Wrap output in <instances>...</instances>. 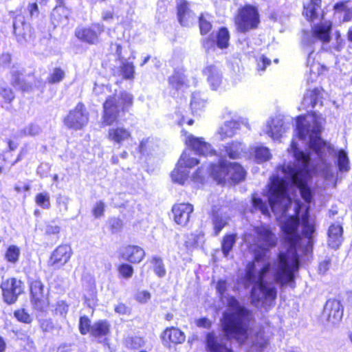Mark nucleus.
<instances>
[{
    "instance_id": "f704fd0d",
    "label": "nucleus",
    "mask_w": 352,
    "mask_h": 352,
    "mask_svg": "<svg viewBox=\"0 0 352 352\" xmlns=\"http://www.w3.org/2000/svg\"><path fill=\"white\" fill-rule=\"evenodd\" d=\"M190 15L191 12L188 9V3L181 0L177 4V16L179 22L192 19Z\"/></svg>"
},
{
    "instance_id": "bf43d9fd",
    "label": "nucleus",
    "mask_w": 352,
    "mask_h": 352,
    "mask_svg": "<svg viewBox=\"0 0 352 352\" xmlns=\"http://www.w3.org/2000/svg\"><path fill=\"white\" fill-rule=\"evenodd\" d=\"M270 63L271 60L265 56L262 55L259 57L258 60V69H261V71H265L266 67L267 65H270Z\"/></svg>"
},
{
    "instance_id": "a18cd8bd",
    "label": "nucleus",
    "mask_w": 352,
    "mask_h": 352,
    "mask_svg": "<svg viewBox=\"0 0 352 352\" xmlns=\"http://www.w3.org/2000/svg\"><path fill=\"white\" fill-rule=\"evenodd\" d=\"M170 83L176 89H179L186 83V76L179 72H175L169 79Z\"/></svg>"
},
{
    "instance_id": "e433bc0d",
    "label": "nucleus",
    "mask_w": 352,
    "mask_h": 352,
    "mask_svg": "<svg viewBox=\"0 0 352 352\" xmlns=\"http://www.w3.org/2000/svg\"><path fill=\"white\" fill-rule=\"evenodd\" d=\"M236 242V235L235 234H227L224 236L222 242H221V249L223 254L225 256H227L232 249L233 245Z\"/></svg>"
},
{
    "instance_id": "39448f33",
    "label": "nucleus",
    "mask_w": 352,
    "mask_h": 352,
    "mask_svg": "<svg viewBox=\"0 0 352 352\" xmlns=\"http://www.w3.org/2000/svg\"><path fill=\"white\" fill-rule=\"evenodd\" d=\"M210 171L211 176L219 184H223L230 180L239 182L245 176V171L240 164L226 161L211 166Z\"/></svg>"
},
{
    "instance_id": "9d476101",
    "label": "nucleus",
    "mask_w": 352,
    "mask_h": 352,
    "mask_svg": "<svg viewBox=\"0 0 352 352\" xmlns=\"http://www.w3.org/2000/svg\"><path fill=\"white\" fill-rule=\"evenodd\" d=\"M31 300L38 309H43L47 305V298L44 292V285L39 280H34L30 283Z\"/></svg>"
},
{
    "instance_id": "c756f323",
    "label": "nucleus",
    "mask_w": 352,
    "mask_h": 352,
    "mask_svg": "<svg viewBox=\"0 0 352 352\" xmlns=\"http://www.w3.org/2000/svg\"><path fill=\"white\" fill-rule=\"evenodd\" d=\"M109 332V324L106 320H99L91 327V334L94 337L106 336Z\"/></svg>"
},
{
    "instance_id": "f8f14e48",
    "label": "nucleus",
    "mask_w": 352,
    "mask_h": 352,
    "mask_svg": "<svg viewBox=\"0 0 352 352\" xmlns=\"http://www.w3.org/2000/svg\"><path fill=\"white\" fill-rule=\"evenodd\" d=\"M72 254V249L69 245H60L53 251L50 264L56 267H61L69 261Z\"/></svg>"
},
{
    "instance_id": "4c0bfd02",
    "label": "nucleus",
    "mask_w": 352,
    "mask_h": 352,
    "mask_svg": "<svg viewBox=\"0 0 352 352\" xmlns=\"http://www.w3.org/2000/svg\"><path fill=\"white\" fill-rule=\"evenodd\" d=\"M69 14V10L64 6L56 7L52 13L53 19L58 21L68 20Z\"/></svg>"
},
{
    "instance_id": "69168bd1",
    "label": "nucleus",
    "mask_w": 352,
    "mask_h": 352,
    "mask_svg": "<svg viewBox=\"0 0 352 352\" xmlns=\"http://www.w3.org/2000/svg\"><path fill=\"white\" fill-rule=\"evenodd\" d=\"M41 327L43 331L49 332L52 330L54 325L51 320L45 319L41 322Z\"/></svg>"
},
{
    "instance_id": "f03ea898",
    "label": "nucleus",
    "mask_w": 352,
    "mask_h": 352,
    "mask_svg": "<svg viewBox=\"0 0 352 352\" xmlns=\"http://www.w3.org/2000/svg\"><path fill=\"white\" fill-rule=\"evenodd\" d=\"M323 122V118L316 113L300 116L296 122V135L300 140L308 144L309 148L316 154V163L309 155L298 148L295 140H292L288 151L293 155L296 164H284L277 170V173L289 185L296 186L307 204H309L312 199V193L307 186L311 178V164L329 182H335L336 179L337 172L333 162L336 163L340 173H346L350 170L347 153L344 150L337 152L330 143L320 138Z\"/></svg>"
},
{
    "instance_id": "c03bdc74",
    "label": "nucleus",
    "mask_w": 352,
    "mask_h": 352,
    "mask_svg": "<svg viewBox=\"0 0 352 352\" xmlns=\"http://www.w3.org/2000/svg\"><path fill=\"white\" fill-rule=\"evenodd\" d=\"M36 204L43 208H49L50 206V199L48 192H44L38 193L35 197Z\"/></svg>"
},
{
    "instance_id": "864d4df0",
    "label": "nucleus",
    "mask_w": 352,
    "mask_h": 352,
    "mask_svg": "<svg viewBox=\"0 0 352 352\" xmlns=\"http://www.w3.org/2000/svg\"><path fill=\"white\" fill-rule=\"evenodd\" d=\"M19 76H20V74L18 71L12 70V78L11 83L14 87H18L19 89H21L22 90H25V87L21 82Z\"/></svg>"
},
{
    "instance_id": "58836bf2",
    "label": "nucleus",
    "mask_w": 352,
    "mask_h": 352,
    "mask_svg": "<svg viewBox=\"0 0 352 352\" xmlns=\"http://www.w3.org/2000/svg\"><path fill=\"white\" fill-rule=\"evenodd\" d=\"M20 249L16 245H10L5 253V258L10 263H15L20 256Z\"/></svg>"
},
{
    "instance_id": "dca6fc26",
    "label": "nucleus",
    "mask_w": 352,
    "mask_h": 352,
    "mask_svg": "<svg viewBox=\"0 0 352 352\" xmlns=\"http://www.w3.org/2000/svg\"><path fill=\"white\" fill-rule=\"evenodd\" d=\"M131 136L130 130L123 126H116L110 128L107 134L108 140L119 146L130 140Z\"/></svg>"
},
{
    "instance_id": "774afa93",
    "label": "nucleus",
    "mask_w": 352,
    "mask_h": 352,
    "mask_svg": "<svg viewBox=\"0 0 352 352\" xmlns=\"http://www.w3.org/2000/svg\"><path fill=\"white\" fill-rule=\"evenodd\" d=\"M330 267V261L329 260H324L322 261L318 267V270L320 273L324 274Z\"/></svg>"
},
{
    "instance_id": "0eeeda50",
    "label": "nucleus",
    "mask_w": 352,
    "mask_h": 352,
    "mask_svg": "<svg viewBox=\"0 0 352 352\" xmlns=\"http://www.w3.org/2000/svg\"><path fill=\"white\" fill-rule=\"evenodd\" d=\"M199 163V161L190 157L189 153L184 151L181 155L176 168L171 173V178L173 182L184 185L188 179V168H191Z\"/></svg>"
},
{
    "instance_id": "052dcab7",
    "label": "nucleus",
    "mask_w": 352,
    "mask_h": 352,
    "mask_svg": "<svg viewBox=\"0 0 352 352\" xmlns=\"http://www.w3.org/2000/svg\"><path fill=\"white\" fill-rule=\"evenodd\" d=\"M256 28V23H237V30L241 32H245Z\"/></svg>"
},
{
    "instance_id": "4be33fe9",
    "label": "nucleus",
    "mask_w": 352,
    "mask_h": 352,
    "mask_svg": "<svg viewBox=\"0 0 352 352\" xmlns=\"http://www.w3.org/2000/svg\"><path fill=\"white\" fill-rule=\"evenodd\" d=\"M239 129V124L234 120L226 121L217 130V135L221 140L233 137Z\"/></svg>"
},
{
    "instance_id": "49530a36",
    "label": "nucleus",
    "mask_w": 352,
    "mask_h": 352,
    "mask_svg": "<svg viewBox=\"0 0 352 352\" xmlns=\"http://www.w3.org/2000/svg\"><path fill=\"white\" fill-rule=\"evenodd\" d=\"M14 316L18 321L21 322L29 324L32 320L31 316L24 309L16 310Z\"/></svg>"
},
{
    "instance_id": "37998d69",
    "label": "nucleus",
    "mask_w": 352,
    "mask_h": 352,
    "mask_svg": "<svg viewBox=\"0 0 352 352\" xmlns=\"http://www.w3.org/2000/svg\"><path fill=\"white\" fill-rule=\"evenodd\" d=\"M120 72L125 79H132L134 77V66L133 63L123 62L120 67Z\"/></svg>"
},
{
    "instance_id": "5701e85b",
    "label": "nucleus",
    "mask_w": 352,
    "mask_h": 352,
    "mask_svg": "<svg viewBox=\"0 0 352 352\" xmlns=\"http://www.w3.org/2000/svg\"><path fill=\"white\" fill-rule=\"evenodd\" d=\"M316 56L317 54L314 52H311L308 56L307 65L309 67L310 72V78L308 81L311 80L313 82L316 80L318 76L322 74L326 69L324 66L322 65L318 61H315Z\"/></svg>"
},
{
    "instance_id": "3c124183",
    "label": "nucleus",
    "mask_w": 352,
    "mask_h": 352,
    "mask_svg": "<svg viewBox=\"0 0 352 352\" xmlns=\"http://www.w3.org/2000/svg\"><path fill=\"white\" fill-rule=\"evenodd\" d=\"M153 261L154 263V272L158 276L163 277L166 274V270L162 263V261L160 258H153Z\"/></svg>"
},
{
    "instance_id": "338daca9",
    "label": "nucleus",
    "mask_w": 352,
    "mask_h": 352,
    "mask_svg": "<svg viewBox=\"0 0 352 352\" xmlns=\"http://www.w3.org/2000/svg\"><path fill=\"white\" fill-rule=\"evenodd\" d=\"M202 239L203 234L199 232L195 235V237L192 239L188 238V240L186 241V243H188L190 245L193 246L198 244Z\"/></svg>"
},
{
    "instance_id": "423d86ee",
    "label": "nucleus",
    "mask_w": 352,
    "mask_h": 352,
    "mask_svg": "<svg viewBox=\"0 0 352 352\" xmlns=\"http://www.w3.org/2000/svg\"><path fill=\"white\" fill-rule=\"evenodd\" d=\"M331 32V23H314L310 31L305 30L302 31V44L311 46L317 41L327 43L330 41Z\"/></svg>"
},
{
    "instance_id": "412c9836",
    "label": "nucleus",
    "mask_w": 352,
    "mask_h": 352,
    "mask_svg": "<svg viewBox=\"0 0 352 352\" xmlns=\"http://www.w3.org/2000/svg\"><path fill=\"white\" fill-rule=\"evenodd\" d=\"M96 27L78 28L76 30V36L82 41L89 44H94L98 41V33L96 31Z\"/></svg>"
},
{
    "instance_id": "6e6d98bb",
    "label": "nucleus",
    "mask_w": 352,
    "mask_h": 352,
    "mask_svg": "<svg viewBox=\"0 0 352 352\" xmlns=\"http://www.w3.org/2000/svg\"><path fill=\"white\" fill-rule=\"evenodd\" d=\"M0 95L4 98V100L8 102L12 101L14 98L13 92L11 89L2 87L0 86Z\"/></svg>"
},
{
    "instance_id": "13d9d810",
    "label": "nucleus",
    "mask_w": 352,
    "mask_h": 352,
    "mask_svg": "<svg viewBox=\"0 0 352 352\" xmlns=\"http://www.w3.org/2000/svg\"><path fill=\"white\" fill-rule=\"evenodd\" d=\"M204 179V170L203 168H198L192 176V179L196 183H202Z\"/></svg>"
},
{
    "instance_id": "6ab92c4d",
    "label": "nucleus",
    "mask_w": 352,
    "mask_h": 352,
    "mask_svg": "<svg viewBox=\"0 0 352 352\" xmlns=\"http://www.w3.org/2000/svg\"><path fill=\"white\" fill-rule=\"evenodd\" d=\"M204 74L207 77V80L212 89H219L222 82L221 72L219 67L217 65H210L205 68Z\"/></svg>"
},
{
    "instance_id": "393cba45",
    "label": "nucleus",
    "mask_w": 352,
    "mask_h": 352,
    "mask_svg": "<svg viewBox=\"0 0 352 352\" xmlns=\"http://www.w3.org/2000/svg\"><path fill=\"white\" fill-rule=\"evenodd\" d=\"M237 19L239 22H258L259 16L256 8L246 6L239 10Z\"/></svg>"
},
{
    "instance_id": "09e8293b",
    "label": "nucleus",
    "mask_w": 352,
    "mask_h": 352,
    "mask_svg": "<svg viewBox=\"0 0 352 352\" xmlns=\"http://www.w3.org/2000/svg\"><path fill=\"white\" fill-rule=\"evenodd\" d=\"M118 272L123 278L129 279L133 276V268L129 264L123 263L118 267Z\"/></svg>"
},
{
    "instance_id": "a878e982",
    "label": "nucleus",
    "mask_w": 352,
    "mask_h": 352,
    "mask_svg": "<svg viewBox=\"0 0 352 352\" xmlns=\"http://www.w3.org/2000/svg\"><path fill=\"white\" fill-rule=\"evenodd\" d=\"M322 92L321 89L315 88L307 90L302 100L304 108H314L318 103L321 102Z\"/></svg>"
},
{
    "instance_id": "9b49d317",
    "label": "nucleus",
    "mask_w": 352,
    "mask_h": 352,
    "mask_svg": "<svg viewBox=\"0 0 352 352\" xmlns=\"http://www.w3.org/2000/svg\"><path fill=\"white\" fill-rule=\"evenodd\" d=\"M183 132L184 135H186L185 139L186 144L190 147L195 153L207 156L208 155H212L214 153L210 144L204 141L202 138H197L191 134L187 135V132L186 131Z\"/></svg>"
},
{
    "instance_id": "8fccbe9b",
    "label": "nucleus",
    "mask_w": 352,
    "mask_h": 352,
    "mask_svg": "<svg viewBox=\"0 0 352 352\" xmlns=\"http://www.w3.org/2000/svg\"><path fill=\"white\" fill-rule=\"evenodd\" d=\"M65 77V72L60 68H55L49 77L50 83H57L60 82Z\"/></svg>"
},
{
    "instance_id": "c9c22d12",
    "label": "nucleus",
    "mask_w": 352,
    "mask_h": 352,
    "mask_svg": "<svg viewBox=\"0 0 352 352\" xmlns=\"http://www.w3.org/2000/svg\"><path fill=\"white\" fill-rule=\"evenodd\" d=\"M206 101L201 97L199 93L192 94L190 107L193 113H197L201 111L206 107Z\"/></svg>"
},
{
    "instance_id": "a19ab883",
    "label": "nucleus",
    "mask_w": 352,
    "mask_h": 352,
    "mask_svg": "<svg viewBox=\"0 0 352 352\" xmlns=\"http://www.w3.org/2000/svg\"><path fill=\"white\" fill-rule=\"evenodd\" d=\"M157 147L153 138H148L143 139L140 144V151L143 154H149L151 151Z\"/></svg>"
},
{
    "instance_id": "79ce46f5",
    "label": "nucleus",
    "mask_w": 352,
    "mask_h": 352,
    "mask_svg": "<svg viewBox=\"0 0 352 352\" xmlns=\"http://www.w3.org/2000/svg\"><path fill=\"white\" fill-rule=\"evenodd\" d=\"M267 344L268 339L265 333L263 331L258 332L253 341V346L255 349L262 351L267 346Z\"/></svg>"
},
{
    "instance_id": "20e7f679",
    "label": "nucleus",
    "mask_w": 352,
    "mask_h": 352,
    "mask_svg": "<svg viewBox=\"0 0 352 352\" xmlns=\"http://www.w3.org/2000/svg\"><path fill=\"white\" fill-rule=\"evenodd\" d=\"M133 103L132 96L126 92L109 96L103 104V123L107 126L118 121L120 111L126 110Z\"/></svg>"
},
{
    "instance_id": "aec40b11",
    "label": "nucleus",
    "mask_w": 352,
    "mask_h": 352,
    "mask_svg": "<svg viewBox=\"0 0 352 352\" xmlns=\"http://www.w3.org/2000/svg\"><path fill=\"white\" fill-rule=\"evenodd\" d=\"M343 228L339 223H333L328 230L327 243L333 249H338L343 241Z\"/></svg>"
},
{
    "instance_id": "ddd939ff",
    "label": "nucleus",
    "mask_w": 352,
    "mask_h": 352,
    "mask_svg": "<svg viewBox=\"0 0 352 352\" xmlns=\"http://www.w3.org/2000/svg\"><path fill=\"white\" fill-rule=\"evenodd\" d=\"M343 316V309L340 301L331 299L327 300L324 308L323 316L332 324L339 322Z\"/></svg>"
},
{
    "instance_id": "2f4dec72",
    "label": "nucleus",
    "mask_w": 352,
    "mask_h": 352,
    "mask_svg": "<svg viewBox=\"0 0 352 352\" xmlns=\"http://www.w3.org/2000/svg\"><path fill=\"white\" fill-rule=\"evenodd\" d=\"M228 217L222 212H217L214 213L212 222L214 225V233L216 235L221 231L224 226L227 224Z\"/></svg>"
},
{
    "instance_id": "bb28decb",
    "label": "nucleus",
    "mask_w": 352,
    "mask_h": 352,
    "mask_svg": "<svg viewBox=\"0 0 352 352\" xmlns=\"http://www.w3.org/2000/svg\"><path fill=\"white\" fill-rule=\"evenodd\" d=\"M322 92L321 89L315 88L307 90L302 100L304 108H314L318 103L321 102Z\"/></svg>"
},
{
    "instance_id": "1a4fd4ad",
    "label": "nucleus",
    "mask_w": 352,
    "mask_h": 352,
    "mask_svg": "<svg viewBox=\"0 0 352 352\" xmlns=\"http://www.w3.org/2000/svg\"><path fill=\"white\" fill-rule=\"evenodd\" d=\"M1 288L5 302L9 305L15 302L23 290V283L15 278H10L3 281Z\"/></svg>"
},
{
    "instance_id": "2eb2a0df",
    "label": "nucleus",
    "mask_w": 352,
    "mask_h": 352,
    "mask_svg": "<svg viewBox=\"0 0 352 352\" xmlns=\"http://www.w3.org/2000/svg\"><path fill=\"white\" fill-rule=\"evenodd\" d=\"M120 255L123 259L131 263H139L144 258L145 252L140 246L129 245L121 248Z\"/></svg>"
},
{
    "instance_id": "4d7b16f0",
    "label": "nucleus",
    "mask_w": 352,
    "mask_h": 352,
    "mask_svg": "<svg viewBox=\"0 0 352 352\" xmlns=\"http://www.w3.org/2000/svg\"><path fill=\"white\" fill-rule=\"evenodd\" d=\"M110 92V90L108 86L104 85H95V87L94 89V93L100 96V95H107Z\"/></svg>"
},
{
    "instance_id": "72a5a7b5",
    "label": "nucleus",
    "mask_w": 352,
    "mask_h": 352,
    "mask_svg": "<svg viewBox=\"0 0 352 352\" xmlns=\"http://www.w3.org/2000/svg\"><path fill=\"white\" fill-rule=\"evenodd\" d=\"M254 153L255 160L258 163L267 162L272 157L270 149L263 146L254 147Z\"/></svg>"
},
{
    "instance_id": "f257e3e1",
    "label": "nucleus",
    "mask_w": 352,
    "mask_h": 352,
    "mask_svg": "<svg viewBox=\"0 0 352 352\" xmlns=\"http://www.w3.org/2000/svg\"><path fill=\"white\" fill-rule=\"evenodd\" d=\"M289 185L278 173L270 178L268 185L269 203L284 233L283 244L272 265L268 261V250L276 245L278 238L268 226L254 229V244L262 252H255L254 261L247 266L244 281L245 287L253 285L251 299L256 307L268 309L274 304L277 292L274 281L281 287H295L294 273L299 269L300 252L307 254L311 250L315 228L309 217V206L297 201L289 212Z\"/></svg>"
},
{
    "instance_id": "a211bd4d",
    "label": "nucleus",
    "mask_w": 352,
    "mask_h": 352,
    "mask_svg": "<svg viewBox=\"0 0 352 352\" xmlns=\"http://www.w3.org/2000/svg\"><path fill=\"white\" fill-rule=\"evenodd\" d=\"M161 338L163 344L166 346L173 343L175 344H182L186 340V336L179 329L171 327H167L162 333Z\"/></svg>"
},
{
    "instance_id": "b1692460",
    "label": "nucleus",
    "mask_w": 352,
    "mask_h": 352,
    "mask_svg": "<svg viewBox=\"0 0 352 352\" xmlns=\"http://www.w3.org/2000/svg\"><path fill=\"white\" fill-rule=\"evenodd\" d=\"M321 0H309L304 3L303 14L307 20H316L320 14Z\"/></svg>"
},
{
    "instance_id": "0e129e2a",
    "label": "nucleus",
    "mask_w": 352,
    "mask_h": 352,
    "mask_svg": "<svg viewBox=\"0 0 352 352\" xmlns=\"http://www.w3.org/2000/svg\"><path fill=\"white\" fill-rule=\"evenodd\" d=\"M151 298V294L147 291H141L137 294L136 298L140 302H146Z\"/></svg>"
},
{
    "instance_id": "473e14b6",
    "label": "nucleus",
    "mask_w": 352,
    "mask_h": 352,
    "mask_svg": "<svg viewBox=\"0 0 352 352\" xmlns=\"http://www.w3.org/2000/svg\"><path fill=\"white\" fill-rule=\"evenodd\" d=\"M230 34L227 28H221L216 34V42L219 48L224 49L228 46Z\"/></svg>"
},
{
    "instance_id": "5fc2aeb1",
    "label": "nucleus",
    "mask_w": 352,
    "mask_h": 352,
    "mask_svg": "<svg viewBox=\"0 0 352 352\" xmlns=\"http://www.w3.org/2000/svg\"><path fill=\"white\" fill-rule=\"evenodd\" d=\"M104 207H105V206H104V204L103 201H97L92 210L93 215L96 218L102 217L104 214Z\"/></svg>"
},
{
    "instance_id": "ea45409f",
    "label": "nucleus",
    "mask_w": 352,
    "mask_h": 352,
    "mask_svg": "<svg viewBox=\"0 0 352 352\" xmlns=\"http://www.w3.org/2000/svg\"><path fill=\"white\" fill-rule=\"evenodd\" d=\"M41 132L40 127L35 124H30L17 133V137L22 138L28 135H36Z\"/></svg>"
},
{
    "instance_id": "7ed1b4c3",
    "label": "nucleus",
    "mask_w": 352,
    "mask_h": 352,
    "mask_svg": "<svg viewBox=\"0 0 352 352\" xmlns=\"http://www.w3.org/2000/svg\"><path fill=\"white\" fill-rule=\"evenodd\" d=\"M250 311L233 296L227 298V307L221 320L223 331L228 338L245 342L249 334Z\"/></svg>"
},
{
    "instance_id": "6e6552de",
    "label": "nucleus",
    "mask_w": 352,
    "mask_h": 352,
    "mask_svg": "<svg viewBox=\"0 0 352 352\" xmlns=\"http://www.w3.org/2000/svg\"><path fill=\"white\" fill-rule=\"evenodd\" d=\"M89 121V115L82 103H78L76 107L69 111L64 120L65 124L76 130L81 129Z\"/></svg>"
},
{
    "instance_id": "603ef678",
    "label": "nucleus",
    "mask_w": 352,
    "mask_h": 352,
    "mask_svg": "<svg viewBox=\"0 0 352 352\" xmlns=\"http://www.w3.org/2000/svg\"><path fill=\"white\" fill-rule=\"evenodd\" d=\"M90 320L88 318L82 316L80 318L79 329L82 334H86L88 332L91 333Z\"/></svg>"
},
{
    "instance_id": "c85d7f7f",
    "label": "nucleus",
    "mask_w": 352,
    "mask_h": 352,
    "mask_svg": "<svg viewBox=\"0 0 352 352\" xmlns=\"http://www.w3.org/2000/svg\"><path fill=\"white\" fill-rule=\"evenodd\" d=\"M244 151V146L241 142H232L230 144H228L225 146V151L226 155L232 159L240 157Z\"/></svg>"
},
{
    "instance_id": "7c9ffc66",
    "label": "nucleus",
    "mask_w": 352,
    "mask_h": 352,
    "mask_svg": "<svg viewBox=\"0 0 352 352\" xmlns=\"http://www.w3.org/2000/svg\"><path fill=\"white\" fill-rule=\"evenodd\" d=\"M334 10L336 14L343 13L344 22L352 20V6L348 5V2H339L335 4Z\"/></svg>"
},
{
    "instance_id": "cd10ccee",
    "label": "nucleus",
    "mask_w": 352,
    "mask_h": 352,
    "mask_svg": "<svg viewBox=\"0 0 352 352\" xmlns=\"http://www.w3.org/2000/svg\"><path fill=\"white\" fill-rule=\"evenodd\" d=\"M206 343L208 349L211 352H232L227 346L219 342L217 338L214 336L213 333H208Z\"/></svg>"
},
{
    "instance_id": "680f3d73",
    "label": "nucleus",
    "mask_w": 352,
    "mask_h": 352,
    "mask_svg": "<svg viewBox=\"0 0 352 352\" xmlns=\"http://www.w3.org/2000/svg\"><path fill=\"white\" fill-rule=\"evenodd\" d=\"M68 306L64 301H59L57 302L56 311L59 314L63 316L67 312Z\"/></svg>"
},
{
    "instance_id": "4468645a",
    "label": "nucleus",
    "mask_w": 352,
    "mask_h": 352,
    "mask_svg": "<svg viewBox=\"0 0 352 352\" xmlns=\"http://www.w3.org/2000/svg\"><path fill=\"white\" fill-rule=\"evenodd\" d=\"M172 212L175 222L181 226H186L193 212V206L188 203L175 204L173 206Z\"/></svg>"
},
{
    "instance_id": "f3484780",
    "label": "nucleus",
    "mask_w": 352,
    "mask_h": 352,
    "mask_svg": "<svg viewBox=\"0 0 352 352\" xmlns=\"http://www.w3.org/2000/svg\"><path fill=\"white\" fill-rule=\"evenodd\" d=\"M289 129V126L283 120L276 118L268 121L266 126V133L273 140L279 139Z\"/></svg>"
},
{
    "instance_id": "e2e57ef3",
    "label": "nucleus",
    "mask_w": 352,
    "mask_h": 352,
    "mask_svg": "<svg viewBox=\"0 0 352 352\" xmlns=\"http://www.w3.org/2000/svg\"><path fill=\"white\" fill-rule=\"evenodd\" d=\"M195 324L199 327L206 328V329L210 328L211 326L210 320L206 318H201L197 319L195 320Z\"/></svg>"
},
{
    "instance_id": "de8ad7c7",
    "label": "nucleus",
    "mask_w": 352,
    "mask_h": 352,
    "mask_svg": "<svg viewBox=\"0 0 352 352\" xmlns=\"http://www.w3.org/2000/svg\"><path fill=\"white\" fill-rule=\"evenodd\" d=\"M252 204L255 209L259 210L264 215L269 216L270 210L265 203H263L260 198L254 197L252 198Z\"/></svg>"
}]
</instances>
